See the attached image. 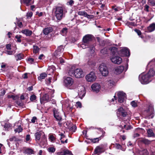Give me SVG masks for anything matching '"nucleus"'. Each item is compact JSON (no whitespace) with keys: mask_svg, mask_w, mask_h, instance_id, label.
<instances>
[{"mask_svg":"<svg viewBox=\"0 0 155 155\" xmlns=\"http://www.w3.org/2000/svg\"><path fill=\"white\" fill-rule=\"evenodd\" d=\"M92 36L90 35H87L84 36L83 38V41L84 44H87V47H89L91 53H93L94 52L95 48L94 45H91V42L92 41Z\"/></svg>","mask_w":155,"mask_h":155,"instance_id":"1","label":"nucleus"},{"mask_svg":"<svg viewBox=\"0 0 155 155\" xmlns=\"http://www.w3.org/2000/svg\"><path fill=\"white\" fill-rule=\"evenodd\" d=\"M139 80L141 83L143 84H147L150 82L152 80L147 74H142L139 75Z\"/></svg>","mask_w":155,"mask_h":155,"instance_id":"2","label":"nucleus"},{"mask_svg":"<svg viewBox=\"0 0 155 155\" xmlns=\"http://www.w3.org/2000/svg\"><path fill=\"white\" fill-rule=\"evenodd\" d=\"M54 10H55V15L57 18L58 20L61 19L63 16V8L61 6H57Z\"/></svg>","mask_w":155,"mask_h":155,"instance_id":"3","label":"nucleus"},{"mask_svg":"<svg viewBox=\"0 0 155 155\" xmlns=\"http://www.w3.org/2000/svg\"><path fill=\"white\" fill-rule=\"evenodd\" d=\"M100 72L101 73L103 76H106L108 74L109 72L107 67L106 64L102 63L101 64L99 67Z\"/></svg>","mask_w":155,"mask_h":155,"instance_id":"4","label":"nucleus"},{"mask_svg":"<svg viewBox=\"0 0 155 155\" xmlns=\"http://www.w3.org/2000/svg\"><path fill=\"white\" fill-rule=\"evenodd\" d=\"M85 78L87 81L90 82L94 81L96 79V76L93 71H91Z\"/></svg>","mask_w":155,"mask_h":155,"instance_id":"5","label":"nucleus"},{"mask_svg":"<svg viewBox=\"0 0 155 155\" xmlns=\"http://www.w3.org/2000/svg\"><path fill=\"white\" fill-rule=\"evenodd\" d=\"M118 97V101L120 103H123L124 101L125 98H126V94L123 91H119L117 93Z\"/></svg>","mask_w":155,"mask_h":155,"instance_id":"6","label":"nucleus"},{"mask_svg":"<svg viewBox=\"0 0 155 155\" xmlns=\"http://www.w3.org/2000/svg\"><path fill=\"white\" fill-rule=\"evenodd\" d=\"M74 76L77 78H79L84 76L83 72L80 69L77 68L74 71Z\"/></svg>","mask_w":155,"mask_h":155,"instance_id":"7","label":"nucleus"},{"mask_svg":"<svg viewBox=\"0 0 155 155\" xmlns=\"http://www.w3.org/2000/svg\"><path fill=\"white\" fill-rule=\"evenodd\" d=\"M64 83L65 86L68 87L73 84V80L71 78L68 77L64 80Z\"/></svg>","mask_w":155,"mask_h":155,"instance_id":"8","label":"nucleus"},{"mask_svg":"<svg viewBox=\"0 0 155 155\" xmlns=\"http://www.w3.org/2000/svg\"><path fill=\"white\" fill-rule=\"evenodd\" d=\"M110 60L112 62L117 64H120L122 62V58L118 56L113 57Z\"/></svg>","mask_w":155,"mask_h":155,"instance_id":"9","label":"nucleus"},{"mask_svg":"<svg viewBox=\"0 0 155 155\" xmlns=\"http://www.w3.org/2000/svg\"><path fill=\"white\" fill-rule=\"evenodd\" d=\"M120 53L122 56H129L130 55L129 50L127 48L121 49L120 50Z\"/></svg>","mask_w":155,"mask_h":155,"instance_id":"10","label":"nucleus"},{"mask_svg":"<svg viewBox=\"0 0 155 155\" xmlns=\"http://www.w3.org/2000/svg\"><path fill=\"white\" fill-rule=\"evenodd\" d=\"M78 14L80 15L84 16L85 17H87L88 19H91L94 18L93 15H90L87 13L86 12L84 11H80L78 12Z\"/></svg>","mask_w":155,"mask_h":155,"instance_id":"11","label":"nucleus"},{"mask_svg":"<svg viewBox=\"0 0 155 155\" xmlns=\"http://www.w3.org/2000/svg\"><path fill=\"white\" fill-rule=\"evenodd\" d=\"M91 87L93 91L97 93L99 91L101 88V86L99 84L95 83L92 85Z\"/></svg>","mask_w":155,"mask_h":155,"instance_id":"12","label":"nucleus"},{"mask_svg":"<svg viewBox=\"0 0 155 155\" xmlns=\"http://www.w3.org/2000/svg\"><path fill=\"white\" fill-rule=\"evenodd\" d=\"M151 110L152 112V114L149 115H147L146 116V118L147 119H149L150 118H152L153 117V112L154 111V109L153 106L151 104H150L149 106L148 109L147 110V112H148Z\"/></svg>","mask_w":155,"mask_h":155,"instance_id":"13","label":"nucleus"},{"mask_svg":"<svg viewBox=\"0 0 155 155\" xmlns=\"http://www.w3.org/2000/svg\"><path fill=\"white\" fill-rule=\"evenodd\" d=\"M118 111L117 114L119 115L122 116L124 117H126L127 115V112L122 107H120L118 109Z\"/></svg>","mask_w":155,"mask_h":155,"instance_id":"14","label":"nucleus"},{"mask_svg":"<svg viewBox=\"0 0 155 155\" xmlns=\"http://www.w3.org/2000/svg\"><path fill=\"white\" fill-rule=\"evenodd\" d=\"M85 93L86 91L84 87H82L78 90V95L81 99H82V98L85 96Z\"/></svg>","mask_w":155,"mask_h":155,"instance_id":"15","label":"nucleus"},{"mask_svg":"<svg viewBox=\"0 0 155 155\" xmlns=\"http://www.w3.org/2000/svg\"><path fill=\"white\" fill-rule=\"evenodd\" d=\"M58 155H73L71 151L68 150H64L63 151L58 152Z\"/></svg>","mask_w":155,"mask_h":155,"instance_id":"16","label":"nucleus"},{"mask_svg":"<svg viewBox=\"0 0 155 155\" xmlns=\"http://www.w3.org/2000/svg\"><path fill=\"white\" fill-rule=\"evenodd\" d=\"M147 74L150 78L152 80L153 78L154 77L155 75V72L153 69H151Z\"/></svg>","mask_w":155,"mask_h":155,"instance_id":"17","label":"nucleus"},{"mask_svg":"<svg viewBox=\"0 0 155 155\" xmlns=\"http://www.w3.org/2000/svg\"><path fill=\"white\" fill-rule=\"evenodd\" d=\"M124 69V66H120L116 68L115 69V73L117 74H119L123 72Z\"/></svg>","mask_w":155,"mask_h":155,"instance_id":"18","label":"nucleus"},{"mask_svg":"<svg viewBox=\"0 0 155 155\" xmlns=\"http://www.w3.org/2000/svg\"><path fill=\"white\" fill-rule=\"evenodd\" d=\"M102 148L99 146H97L95 149L94 151V153L99 155L100 154L103 152Z\"/></svg>","mask_w":155,"mask_h":155,"instance_id":"19","label":"nucleus"},{"mask_svg":"<svg viewBox=\"0 0 155 155\" xmlns=\"http://www.w3.org/2000/svg\"><path fill=\"white\" fill-rule=\"evenodd\" d=\"M148 32H151L155 30V23H153L151 24L147 28Z\"/></svg>","mask_w":155,"mask_h":155,"instance_id":"20","label":"nucleus"},{"mask_svg":"<svg viewBox=\"0 0 155 155\" xmlns=\"http://www.w3.org/2000/svg\"><path fill=\"white\" fill-rule=\"evenodd\" d=\"M64 50L63 46V45H61L58 47L57 49L55 51L54 53V55H58L57 52H62Z\"/></svg>","mask_w":155,"mask_h":155,"instance_id":"21","label":"nucleus"},{"mask_svg":"<svg viewBox=\"0 0 155 155\" xmlns=\"http://www.w3.org/2000/svg\"><path fill=\"white\" fill-rule=\"evenodd\" d=\"M53 28L51 27H48L44 29L43 30V33L45 35H47L53 31Z\"/></svg>","mask_w":155,"mask_h":155,"instance_id":"22","label":"nucleus"},{"mask_svg":"<svg viewBox=\"0 0 155 155\" xmlns=\"http://www.w3.org/2000/svg\"><path fill=\"white\" fill-rule=\"evenodd\" d=\"M21 32L25 34L27 36H30L32 33V31L28 29H25L22 30Z\"/></svg>","mask_w":155,"mask_h":155,"instance_id":"23","label":"nucleus"},{"mask_svg":"<svg viewBox=\"0 0 155 155\" xmlns=\"http://www.w3.org/2000/svg\"><path fill=\"white\" fill-rule=\"evenodd\" d=\"M109 49L111 51L113 55H114L117 53V49L115 47H112L110 48Z\"/></svg>","mask_w":155,"mask_h":155,"instance_id":"24","label":"nucleus"},{"mask_svg":"<svg viewBox=\"0 0 155 155\" xmlns=\"http://www.w3.org/2000/svg\"><path fill=\"white\" fill-rule=\"evenodd\" d=\"M57 112V111H54V117L57 120L60 121L61 120L62 118L59 116Z\"/></svg>","mask_w":155,"mask_h":155,"instance_id":"25","label":"nucleus"},{"mask_svg":"<svg viewBox=\"0 0 155 155\" xmlns=\"http://www.w3.org/2000/svg\"><path fill=\"white\" fill-rule=\"evenodd\" d=\"M148 152L147 149H143V150H140L139 151V154L140 155H148Z\"/></svg>","mask_w":155,"mask_h":155,"instance_id":"26","label":"nucleus"},{"mask_svg":"<svg viewBox=\"0 0 155 155\" xmlns=\"http://www.w3.org/2000/svg\"><path fill=\"white\" fill-rule=\"evenodd\" d=\"M47 74L45 73H42L40 74V76L38 77V79L39 80L41 81L42 79L47 77Z\"/></svg>","mask_w":155,"mask_h":155,"instance_id":"27","label":"nucleus"},{"mask_svg":"<svg viewBox=\"0 0 155 155\" xmlns=\"http://www.w3.org/2000/svg\"><path fill=\"white\" fill-rule=\"evenodd\" d=\"M44 101H47L49 100V96L48 94H45L43 97L41 99V100Z\"/></svg>","mask_w":155,"mask_h":155,"instance_id":"28","label":"nucleus"},{"mask_svg":"<svg viewBox=\"0 0 155 155\" xmlns=\"http://www.w3.org/2000/svg\"><path fill=\"white\" fill-rule=\"evenodd\" d=\"M24 56L22 54H19L15 56V58L17 61L18 60H21L23 58Z\"/></svg>","mask_w":155,"mask_h":155,"instance_id":"29","label":"nucleus"},{"mask_svg":"<svg viewBox=\"0 0 155 155\" xmlns=\"http://www.w3.org/2000/svg\"><path fill=\"white\" fill-rule=\"evenodd\" d=\"M41 132H37L35 134L36 140H39L41 138Z\"/></svg>","mask_w":155,"mask_h":155,"instance_id":"30","label":"nucleus"},{"mask_svg":"<svg viewBox=\"0 0 155 155\" xmlns=\"http://www.w3.org/2000/svg\"><path fill=\"white\" fill-rule=\"evenodd\" d=\"M68 29L67 28L65 27L62 29L61 31V33L63 35H65L68 32Z\"/></svg>","mask_w":155,"mask_h":155,"instance_id":"31","label":"nucleus"},{"mask_svg":"<svg viewBox=\"0 0 155 155\" xmlns=\"http://www.w3.org/2000/svg\"><path fill=\"white\" fill-rule=\"evenodd\" d=\"M148 136L149 137H151L154 136V133H153L152 130L149 129L147 130Z\"/></svg>","mask_w":155,"mask_h":155,"instance_id":"32","label":"nucleus"},{"mask_svg":"<svg viewBox=\"0 0 155 155\" xmlns=\"http://www.w3.org/2000/svg\"><path fill=\"white\" fill-rule=\"evenodd\" d=\"M24 3L26 4L28 6L33 3L32 0H23Z\"/></svg>","mask_w":155,"mask_h":155,"instance_id":"33","label":"nucleus"},{"mask_svg":"<svg viewBox=\"0 0 155 155\" xmlns=\"http://www.w3.org/2000/svg\"><path fill=\"white\" fill-rule=\"evenodd\" d=\"M40 48L36 46H33V52L36 54L38 52Z\"/></svg>","mask_w":155,"mask_h":155,"instance_id":"34","label":"nucleus"},{"mask_svg":"<svg viewBox=\"0 0 155 155\" xmlns=\"http://www.w3.org/2000/svg\"><path fill=\"white\" fill-rule=\"evenodd\" d=\"M23 130V129L21 127V125L18 126V128H16L15 130V132H18V133L20 132H21Z\"/></svg>","mask_w":155,"mask_h":155,"instance_id":"35","label":"nucleus"},{"mask_svg":"<svg viewBox=\"0 0 155 155\" xmlns=\"http://www.w3.org/2000/svg\"><path fill=\"white\" fill-rule=\"evenodd\" d=\"M141 141L146 145H148L151 143L150 141L146 139H143L141 140Z\"/></svg>","mask_w":155,"mask_h":155,"instance_id":"36","label":"nucleus"},{"mask_svg":"<svg viewBox=\"0 0 155 155\" xmlns=\"http://www.w3.org/2000/svg\"><path fill=\"white\" fill-rule=\"evenodd\" d=\"M70 130L74 132L77 129V127L75 126H73L72 127H68Z\"/></svg>","mask_w":155,"mask_h":155,"instance_id":"37","label":"nucleus"},{"mask_svg":"<svg viewBox=\"0 0 155 155\" xmlns=\"http://www.w3.org/2000/svg\"><path fill=\"white\" fill-rule=\"evenodd\" d=\"M33 152V151L32 149L29 148L25 150V153L28 154H32Z\"/></svg>","mask_w":155,"mask_h":155,"instance_id":"38","label":"nucleus"},{"mask_svg":"<svg viewBox=\"0 0 155 155\" xmlns=\"http://www.w3.org/2000/svg\"><path fill=\"white\" fill-rule=\"evenodd\" d=\"M74 71L72 68L70 69L68 72V74L69 75L73 76H74Z\"/></svg>","mask_w":155,"mask_h":155,"instance_id":"39","label":"nucleus"},{"mask_svg":"<svg viewBox=\"0 0 155 155\" xmlns=\"http://www.w3.org/2000/svg\"><path fill=\"white\" fill-rule=\"evenodd\" d=\"M48 151L50 152L53 153L54 152L55 149L53 147H49L48 149Z\"/></svg>","mask_w":155,"mask_h":155,"instance_id":"40","label":"nucleus"},{"mask_svg":"<svg viewBox=\"0 0 155 155\" xmlns=\"http://www.w3.org/2000/svg\"><path fill=\"white\" fill-rule=\"evenodd\" d=\"M114 83V82L111 80H110L107 82V84L109 86H113Z\"/></svg>","mask_w":155,"mask_h":155,"instance_id":"41","label":"nucleus"},{"mask_svg":"<svg viewBox=\"0 0 155 155\" xmlns=\"http://www.w3.org/2000/svg\"><path fill=\"white\" fill-rule=\"evenodd\" d=\"M59 135H60L61 136V137L60 138V140H61V142L62 143H64V142L63 140H62V139H63V138H64L65 137V135L64 134L61 133L60 134H59Z\"/></svg>","mask_w":155,"mask_h":155,"instance_id":"42","label":"nucleus"},{"mask_svg":"<svg viewBox=\"0 0 155 155\" xmlns=\"http://www.w3.org/2000/svg\"><path fill=\"white\" fill-rule=\"evenodd\" d=\"M36 98V96L34 94L31 95L30 97V100L32 101L35 100Z\"/></svg>","mask_w":155,"mask_h":155,"instance_id":"43","label":"nucleus"},{"mask_svg":"<svg viewBox=\"0 0 155 155\" xmlns=\"http://www.w3.org/2000/svg\"><path fill=\"white\" fill-rule=\"evenodd\" d=\"M21 36L20 35H17L15 36V38H16L17 40V41L18 42H21V40L20 39V38H21Z\"/></svg>","mask_w":155,"mask_h":155,"instance_id":"44","label":"nucleus"},{"mask_svg":"<svg viewBox=\"0 0 155 155\" xmlns=\"http://www.w3.org/2000/svg\"><path fill=\"white\" fill-rule=\"evenodd\" d=\"M101 52L103 54H106L107 53V49L105 48H104L101 50Z\"/></svg>","mask_w":155,"mask_h":155,"instance_id":"45","label":"nucleus"},{"mask_svg":"<svg viewBox=\"0 0 155 155\" xmlns=\"http://www.w3.org/2000/svg\"><path fill=\"white\" fill-rule=\"evenodd\" d=\"M149 2L152 6H154L155 5V0H149Z\"/></svg>","mask_w":155,"mask_h":155,"instance_id":"46","label":"nucleus"},{"mask_svg":"<svg viewBox=\"0 0 155 155\" xmlns=\"http://www.w3.org/2000/svg\"><path fill=\"white\" fill-rule=\"evenodd\" d=\"M91 140V141L93 143H96V142H98L99 141L98 138H94L93 139H92Z\"/></svg>","mask_w":155,"mask_h":155,"instance_id":"47","label":"nucleus"},{"mask_svg":"<svg viewBox=\"0 0 155 155\" xmlns=\"http://www.w3.org/2000/svg\"><path fill=\"white\" fill-rule=\"evenodd\" d=\"M51 78H49L48 79H46L45 80L46 84H50L51 82Z\"/></svg>","mask_w":155,"mask_h":155,"instance_id":"48","label":"nucleus"},{"mask_svg":"<svg viewBox=\"0 0 155 155\" xmlns=\"http://www.w3.org/2000/svg\"><path fill=\"white\" fill-rule=\"evenodd\" d=\"M131 104L133 107H135L137 106V103L134 101H132L131 103Z\"/></svg>","mask_w":155,"mask_h":155,"instance_id":"49","label":"nucleus"},{"mask_svg":"<svg viewBox=\"0 0 155 155\" xmlns=\"http://www.w3.org/2000/svg\"><path fill=\"white\" fill-rule=\"evenodd\" d=\"M57 54H58V55H54V56H55L56 58H58V57H60L63 56V54L62 53V52H57Z\"/></svg>","mask_w":155,"mask_h":155,"instance_id":"50","label":"nucleus"},{"mask_svg":"<svg viewBox=\"0 0 155 155\" xmlns=\"http://www.w3.org/2000/svg\"><path fill=\"white\" fill-rule=\"evenodd\" d=\"M49 138L51 141H54L55 140V138L52 135H50Z\"/></svg>","mask_w":155,"mask_h":155,"instance_id":"51","label":"nucleus"},{"mask_svg":"<svg viewBox=\"0 0 155 155\" xmlns=\"http://www.w3.org/2000/svg\"><path fill=\"white\" fill-rule=\"evenodd\" d=\"M9 98H12L14 100H16L18 98V97L17 95L14 96L12 95L10 97H9Z\"/></svg>","mask_w":155,"mask_h":155,"instance_id":"52","label":"nucleus"},{"mask_svg":"<svg viewBox=\"0 0 155 155\" xmlns=\"http://www.w3.org/2000/svg\"><path fill=\"white\" fill-rule=\"evenodd\" d=\"M134 31L138 35H141V33L140 31V30L137 29H135L134 30Z\"/></svg>","mask_w":155,"mask_h":155,"instance_id":"53","label":"nucleus"},{"mask_svg":"<svg viewBox=\"0 0 155 155\" xmlns=\"http://www.w3.org/2000/svg\"><path fill=\"white\" fill-rule=\"evenodd\" d=\"M116 148L117 149H121V146L118 143H116Z\"/></svg>","mask_w":155,"mask_h":155,"instance_id":"54","label":"nucleus"},{"mask_svg":"<svg viewBox=\"0 0 155 155\" xmlns=\"http://www.w3.org/2000/svg\"><path fill=\"white\" fill-rule=\"evenodd\" d=\"M32 15V13L31 12H28L27 14V16L28 17H31Z\"/></svg>","mask_w":155,"mask_h":155,"instance_id":"55","label":"nucleus"},{"mask_svg":"<svg viewBox=\"0 0 155 155\" xmlns=\"http://www.w3.org/2000/svg\"><path fill=\"white\" fill-rule=\"evenodd\" d=\"M149 7L148 5H146L145 6V8L144 10L147 12H148L149 11L148 8H149Z\"/></svg>","mask_w":155,"mask_h":155,"instance_id":"56","label":"nucleus"},{"mask_svg":"<svg viewBox=\"0 0 155 155\" xmlns=\"http://www.w3.org/2000/svg\"><path fill=\"white\" fill-rule=\"evenodd\" d=\"M16 103L19 106H22L23 105V104L22 103H20L19 101H16Z\"/></svg>","mask_w":155,"mask_h":155,"instance_id":"57","label":"nucleus"},{"mask_svg":"<svg viewBox=\"0 0 155 155\" xmlns=\"http://www.w3.org/2000/svg\"><path fill=\"white\" fill-rule=\"evenodd\" d=\"M37 118L35 117H33L32 119L31 120V121L33 123H34L35 122V120H36Z\"/></svg>","mask_w":155,"mask_h":155,"instance_id":"58","label":"nucleus"},{"mask_svg":"<svg viewBox=\"0 0 155 155\" xmlns=\"http://www.w3.org/2000/svg\"><path fill=\"white\" fill-rule=\"evenodd\" d=\"M60 62L61 64H62L64 62V60L61 58V57L59 58Z\"/></svg>","mask_w":155,"mask_h":155,"instance_id":"59","label":"nucleus"},{"mask_svg":"<svg viewBox=\"0 0 155 155\" xmlns=\"http://www.w3.org/2000/svg\"><path fill=\"white\" fill-rule=\"evenodd\" d=\"M5 93V90H3L0 93V96H2L4 95Z\"/></svg>","mask_w":155,"mask_h":155,"instance_id":"60","label":"nucleus"},{"mask_svg":"<svg viewBox=\"0 0 155 155\" xmlns=\"http://www.w3.org/2000/svg\"><path fill=\"white\" fill-rule=\"evenodd\" d=\"M76 104L78 107L80 108L81 107V104L80 102H76Z\"/></svg>","mask_w":155,"mask_h":155,"instance_id":"61","label":"nucleus"},{"mask_svg":"<svg viewBox=\"0 0 155 155\" xmlns=\"http://www.w3.org/2000/svg\"><path fill=\"white\" fill-rule=\"evenodd\" d=\"M30 139V135H27L26 137V141H28Z\"/></svg>","mask_w":155,"mask_h":155,"instance_id":"62","label":"nucleus"},{"mask_svg":"<svg viewBox=\"0 0 155 155\" xmlns=\"http://www.w3.org/2000/svg\"><path fill=\"white\" fill-rule=\"evenodd\" d=\"M11 45L8 44L6 45V48L8 50H10L11 49Z\"/></svg>","mask_w":155,"mask_h":155,"instance_id":"63","label":"nucleus"},{"mask_svg":"<svg viewBox=\"0 0 155 155\" xmlns=\"http://www.w3.org/2000/svg\"><path fill=\"white\" fill-rule=\"evenodd\" d=\"M68 3L69 5H72L74 3V2L73 0H71Z\"/></svg>","mask_w":155,"mask_h":155,"instance_id":"64","label":"nucleus"}]
</instances>
